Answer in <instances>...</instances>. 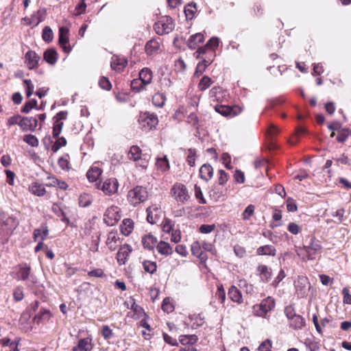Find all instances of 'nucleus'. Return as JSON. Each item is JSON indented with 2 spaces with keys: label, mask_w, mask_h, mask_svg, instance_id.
I'll return each mask as SVG.
<instances>
[{
  "label": "nucleus",
  "mask_w": 351,
  "mask_h": 351,
  "mask_svg": "<svg viewBox=\"0 0 351 351\" xmlns=\"http://www.w3.org/2000/svg\"><path fill=\"white\" fill-rule=\"evenodd\" d=\"M149 197V192L146 187L136 186L128 193L127 199L130 205L136 206L145 202Z\"/></svg>",
  "instance_id": "f257e3e1"
},
{
  "label": "nucleus",
  "mask_w": 351,
  "mask_h": 351,
  "mask_svg": "<svg viewBox=\"0 0 351 351\" xmlns=\"http://www.w3.org/2000/svg\"><path fill=\"white\" fill-rule=\"evenodd\" d=\"M13 278L17 280H29L32 284L37 282V278L31 274V268L27 264H21L14 268Z\"/></svg>",
  "instance_id": "f03ea898"
},
{
  "label": "nucleus",
  "mask_w": 351,
  "mask_h": 351,
  "mask_svg": "<svg viewBox=\"0 0 351 351\" xmlns=\"http://www.w3.org/2000/svg\"><path fill=\"white\" fill-rule=\"evenodd\" d=\"M274 299L271 297H267L263 300L260 304L254 305L252 312L256 316L265 317L267 313L274 309Z\"/></svg>",
  "instance_id": "7ed1b4c3"
},
{
  "label": "nucleus",
  "mask_w": 351,
  "mask_h": 351,
  "mask_svg": "<svg viewBox=\"0 0 351 351\" xmlns=\"http://www.w3.org/2000/svg\"><path fill=\"white\" fill-rule=\"evenodd\" d=\"M138 123L143 130L149 131L158 125V119L155 114L145 112L140 114Z\"/></svg>",
  "instance_id": "20e7f679"
},
{
  "label": "nucleus",
  "mask_w": 351,
  "mask_h": 351,
  "mask_svg": "<svg viewBox=\"0 0 351 351\" xmlns=\"http://www.w3.org/2000/svg\"><path fill=\"white\" fill-rule=\"evenodd\" d=\"M174 23L170 16H165L162 17L158 22L154 24V29L157 34H167L174 29Z\"/></svg>",
  "instance_id": "39448f33"
},
{
  "label": "nucleus",
  "mask_w": 351,
  "mask_h": 351,
  "mask_svg": "<svg viewBox=\"0 0 351 351\" xmlns=\"http://www.w3.org/2000/svg\"><path fill=\"white\" fill-rule=\"evenodd\" d=\"M97 188L102 191L105 195H111L117 192L119 182L114 178L106 179L96 184Z\"/></svg>",
  "instance_id": "423d86ee"
},
{
  "label": "nucleus",
  "mask_w": 351,
  "mask_h": 351,
  "mask_svg": "<svg viewBox=\"0 0 351 351\" xmlns=\"http://www.w3.org/2000/svg\"><path fill=\"white\" fill-rule=\"evenodd\" d=\"M19 221L12 215L0 210V225L7 230L12 231L19 226Z\"/></svg>",
  "instance_id": "0eeeda50"
},
{
  "label": "nucleus",
  "mask_w": 351,
  "mask_h": 351,
  "mask_svg": "<svg viewBox=\"0 0 351 351\" xmlns=\"http://www.w3.org/2000/svg\"><path fill=\"white\" fill-rule=\"evenodd\" d=\"M120 219V208L116 206L108 208L104 215V221L109 226H114Z\"/></svg>",
  "instance_id": "6e6552de"
},
{
  "label": "nucleus",
  "mask_w": 351,
  "mask_h": 351,
  "mask_svg": "<svg viewBox=\"0 0 351 351\" xmlns=\"http://www.w3.org/2000/svg\"><path fill=\"white\" fill-rule=\"evenodd\" d=\"M172 195L178 202L184 203L189 199L188 190L185 185L181 183H176L171 190Z\"/></svg>",
  "instance_id": "1a4fd4ad"
},
{
  "label": "nucleus",
  "mask_w": 351,
  "mask_h": 351,
  "mask_svg": "<svg viewBox=\"0 0 351 351\" xmlns=\"http://www.w3.org/2000/svg\"><path fill=\"white\" fill-rule=\"evenodd\" d=\"M306 256L308 260H315L322 252V247L320 243L315 238L311 239V243L308 245L304 247Z\"/></svg>",
  "instance_id": "9d476101"
},
{
  "label": "nucleus",
  "mask_w": 351,
  "mask_h": 351,
  "mask_svg": "<svg viewBox=\"0 0 351 351\" xmlns=\"http://www.w3.org/2000/svg\"><path fill=\"white\" fill-rule=\"evenodd\" d=\"M69 29L66 27L62 26L59 29V45L66 53H69L71 51V47L69 45Z\"/></svg>",
  "instance_id": "9b49d317"
},
{
  "label": "nucleus",
  "mask_w": 351,
  "mask_h": 351,
  "mask_svg": "<svg viewBox=\"0 0 351 351\" xmlns=\"http://www.w3.org/2000/svg\"><path fill=\"white\" fill-rule=\"evenodd\" d=\"M19 125L24 132H34L38 125V120L36 118L24 117L20 120Z\"/></svg>",
  "instance_id": "f8f14e48"
},
{
  "label": "nucleus",
  "mask_w": 351,
  "mask_h": 351,
  "mask_svg": "<svg viewBox=\"0 0 351 351\" xmlns=\"http://www.w3.org/2000/svg\"><path fill=\"white\" fill-rule=\"evenodd\" d=\"M308 287L309 283L307 278L304 276H299L298 280L295 282V287L298 296L304 297L307 293Z\"/></svg>",
  "instance_id": "ddd939ff"
},
{
  "label": "nucleus",
  "mask_w": 351,
  "mask_h": 351,
  "mask_svg": "<svg viewBox=\"0 0 351 351\" xmlns=\"http://www.w3.org/2000/svg\"><path fill=\"white\" fill-rule=\"evenodd\" d=\"M25 64L30 70L34 69L38 66L40 57L32 50H29L25 55Z\"/></svg>",
  "instance_id": "4468645a"
},
{
  "label": "nucleus",
  "mask_w": 351,
  "mask_h": 351,
  "mask_svg": "<svg viewBox=\"0 0 351 351\" xmlns=\"http://www.w3.org/2000/svg\"><path fill=\"white\" fill-rule=\"evenodd\" d=\"M132 247L128 244H125L120 247L117 254V259L120 265H124L126 262L128 257L132 252Z\"/></svg>",
  "instance_id": "2eb2a0df"
},
{
  "label": "nucleus",
  "mask_w": 351,
  "mask_h": 351,
  "mask_svg": "<svg viewBox=\"0 0 351 351\" xmlns=\"http://www.w3.org/2000/svg\"><path fill=\"white\" fill-rule=\"evenodd\" d=\"M142 243L144 248L148 250H152L156 247L158 239L156 237L151 234H145L142 237Z\"/></svg>",
  "instance_id": "dca6fc26"
},
{
  "label": "nucleus",
  "mask_w": 351,
  "mask_h": 351,
  "mask_svg": "<svg viewBox=\"0 0 351 351\" xmlns=\"http://www.w3.org/2000/svg\"><path fill=\"white\" fill-rule=\"evenodd\" d=\"M128 60L124 57L113 56L110 62L112 69L116 71H122L127 65Z\"/></svg>",
  "instance_id": "f3484780"
},
{
  "label": "nucleus",
  "mask_w": 351,
  "mask_h": 351,
  "mask_svg": "<svg viewBox=\"0 0 351 351\" xmlns=\"http://www.w3.org/2000/svg\"><path fill=\"white\" fill-rule=\"evenodd\" d=\"M49 234V230L46 224H42V228H36L34 230V241H43L45 240Z\"/></svg>",
  "instance_id": "a211bd4d"
},
{
  "label": "nucleus",
  "mask_w": 351,
  "mask_h": 351,
  "mask_svg": "<svg viewBox=\"0 0 351 351\" xmlns=\"http://www.w3.org/2000/svg\"><path fill=\"white\" fill-rule=\"evenodd\" d=\"M204 41V36L201 33H197L190 36L187 41V46L191 49H195L198 44Z\"/></svg>",
  "instance_id": "6ab92c4d"
},
{
  "label": "nucleus",
  "mask_w": 351,
  "mask_h": 351,
  "mask_svg": "<svg viewBox=\"0 0 351 351\" xmlns=\"http://www.w3.org/2000/svg\"><path fill=\"white\" fill-rule=\"evenodd\" d=\"M58 58V54L56 49L50 48L47 49L43 54L44 60L51 65L56 63Z\"/></svg>",
  "instance_id": "aec40b11"
},
{
  "label": "nucleus",
  "mask_w": 351,
  "mask_h": 351,
  "mask_svg": "<svg viewBox=\"0 0 351 351\" xmlns=\"http://www.w3.org/2000/svg\"><path fill=\"white\" fill-rule=\"evenodd\" d=\"M213 175V169L209 164L203 165L199 169L200 178L208 182Z\"/></svg>",
  "instance_id": "412c9836"
},
{
  "label": "nucleus",
  "mask_w": 351,
  "mask_h": 351,
  "mask_svg": "<svg viewBox=\"0 0 351 351\" xmlns=\"http://www.w3.org/2000/svg\"><path fill=\"white\" fill-rule=\"evenodd\" d=\"M228 295L234 302H237L238 304H241L243 302L242 294L235 286H231L230 287Z\"/></svg>",
  "instance_id": "4be33fe9"
},
{
  "label": "nucleus",
  "mask_w": 351,
  "mask_h": 351,
  "mask_svg": "<svg viewBox=\"0 0 351 351\" xmlns=\"http://www.w3.org/2000/svg\"><path fill=\"white\" fill-rule=\"evenodd\" d=\"M305 325L306 321L304 318L300 315H297L289 321V326L294 330H301Z\"/></svg>",
  "instance_id": "5701e85b"
},
{
  "label": "nucleus",
  "mask_w": 351,
  "mask_h": 351,
  "mask_svg": "<svg viewBox=\"0 0 351 351\" xmlns=\"http://www.w3.org/2000/svg\"><path fill=\"white\" fill-rule=\"evenodd\" d=\"M257 271L259 272L261 280L269 282L271 278V270L267 265H260L257 267Z\"/></svg>",
  "instance_id": "b1692460"
},
{
  "label": "nucleus",
  "mask_w": 351,
  "mask_h": 351,
  "mask_svg": "<svg viewBox=\"0 0 351 351\" xmlns=\"http://www.w3.org/2000/svg\"><path fill=\"white\" fill-rule=\"evenodd\" d=\"M51 317V313L49 310L46 308H41L37 315L34 317V322L39 324L43 321L49 320Z\"/></svg>",
  "instance_id": "393cba45"
},
{
  "label": "nucleus",
  "mask_w": 351,
  "mask_h": 351,
  "mask_svg": "<svg viewBox=\"0 0 351 351\" xmlns=\"http://www.w3.org/2000/svg\"><path fill=\"white\" fill-rule=\"evenodd\" d=\"M159 49L160 43L155 39L149 40L145 45V52L148 56L156 53Z\"/></svg>",
  "instance_id": "a878e982"
},
{
  "label": "nucleus",
  "mask_w": 351,
  "mask_h": 351,
  "mask_svg": "<svg viewBox=\"0 0 351 351\" xmlns=\"http://www.w3.org/2000/svg\"><path fill=\"white\" fill-rule=\"evenodd\" d=\"M121 232L125 236H128L134 229V223L131 219H124L120 226Z\"/></svg>",
  "instance_id": "bb28decb"
},
{
  "label": "nucleus",
  "mask_w": 351,
  "mask_h": 351,
  "mask_svg": "<svg viewBox=\"0 0 351 351\" xmlns=\"http://www.w3.org/2000/svg\"><path fill=\"white\" fill-rule=\"evenodd\" d=\"M156 250L159 254L166 256L171 255L173 253V249L169 243L165 241L158 243Z\"/></svg>",
  "instance_id": "cd10ccee"
},
{
  "label": "nucleus",
  "mask_w": 351,
  "mask_h": 351,
  "mask_svg": "<svg viewBox=\"0 0 351 351\" xmlns=\"http://www.w3.org/2000/svg\"><path fill=\"white\" fill-rule=\"evenodd\" d=\"M102 170L98 167H91L86 173L88 180L91 182H95L101 176Z\"/></svg>",
  "instance_id": "c85d7f7f"
},
{
  "label": "nucleus",
  "mask_w": 351,
  "mask_h": 351,
  "mask_svg": "<svg viewBox=\"0 0 351 351\" xmlns=\"http://www.w3.org/2000/svg\"><path fill=\"white\" fill-rule=\"evenodd\" d=\"M139 78L143 82V85H148L151 83L152 80V71L148 68H143L141 69V71L139 72Z\"/></svg>",
  "instance_id": "c756f323"
},
{
  "label": "nucleus",
  "mask_w": 351,
  "mask_h": 351,
  "mask_svg": "<svg viewBox=\"0 0 351 351\" xmlns=\"http://www.w3.org/2000/svg\"><path fill=\"white\" fill-rule=\"evenodd\" d=\"M189 318L191 320L193 329H197L204 324V317L201 314H193L190 315Z\"/></svg>",
  "instance_id": "7c9ffc66"
},
{
  "label": "nucleus",
  "mask_w": 351,
  "mask_h": 351,
  "mask_svg": "<svg viewBox=\"0 0 351 351\" xmlns=\"http://www.w3.org/2000/svg\"><path fill=\"white\" fill-rule=\"evenodd\" d=\"M215 111L223 116H235L237 112L234 111L233 108L228 106L217 105L215 107Z\"/></svg>",
  "instance_id": "2f4dec72"
},
{
  "label": "nucleus",
  "mask_w": 351,
  "mask_h": 351,
  "mask_svg": "<svg viewBox=\"0 0 351 351\" xmlns=\"http://www.w3.org/2000/svg\"><path fill=\"white\" fill-rule=\"evenodd\" d=\"M92 340L90 338H83L78 341L77 348L80 351H91L93 349Z\"/></svg>",
  "instance_id": "473e14b6"
},
{
  "label": "nucleus",
  "mask_w": 351,
  "mask_h": 351,
  "mask_svg": "<svg viewBox=\"0 0 351 351\" xmlns=\"http://www.w3.org/2000/svg\"><path fill=\"white\" fill-rule=\"evenodd\" d=\"M256 253L262 256L268 255L274 256L276 255V249L273 245H266L259 247L256 250Z\"/></svg>",
  "instance_id": "72a5a7b5"
},
{
  "label": "nucleus",
  "mask_w": 351,
  "mask_h": 351,
  "mask_svg": "<svg viewBox=\"0 0 351 351\" xmlns=\"http://www.w3.org/2000/svg\"><path fill=\"white\" fill-rule=\"evenodd\" d=\"M119 240V237L117 236V234L113 232H111L108 234L107 241H106V245H108V248L113 251L117 247V242Z\"/></svg>",
  "instance_id": "f704fd0d"
},
{
  "label": "nucleus",
  "mask_w": 351,
  "mask_h": 351,
  "mask_svg": "<svg viewBox=\"0 0 351 351\" xmlns=\"http://www.w3.org/2000/svg\"><path fill=\"white\" fill-rule=\"evenodd\" d=\"M29 191L34 195L39 197L43 196L46 193L44 186L38 183L32 184L29 187Z\"/></svg>",
  "instance_id": "c9c22d12"
},
{
  "label": "nucleus",
  "mask_w": 351,
  "mask_h": 351,
  "mask_svg": "<svg viewBox=\"0 0 351 351\" xmlns=\"http://www.w3.org/2000/svg\"><path fill=\"white\" fill-rule=\"evenodd\" d=\"M197 340L198 338L195 335H180L179 337V341L182 345H193Z\"/></svg>",
  "instance_id": "e433bc0d"
},
{
  "label": "nucleus",
  "mask_w": 351,
  "mask_h": 351,
  "mask_svg": "<svg viewBox=\"0 0 351 351\" xmlns=\"http://www.w3.org/2000/svg\"><path fill=\"white\" fill-rule=\"evenodd\" d=\"M141 149L139 147L133 145L130 147V149L128 152V158L134 161H138L141 160Z\"/></svg>",
  "instance_id": "4c0bfd02"
},
{
  "label": "nucleus",
  "mask_w": 351,
  "mask_h": 351,
  "mask_svg": "<svg viewBox=\"0 0 351 351\" xmlns=\"http://www.w3.org/2000/svg\"><path fill=\"white\" fill-rule=\"evenodd\" d=\"M49 182L46 184L47 186L58 187L60 189H66L68 184L62 180H60L56 178H49Z\"/></svg>",
  "instance_id": "58836bf2"
},
{
  "label": "nucleus",
  "mask_w": 351,
  "mask_h": 351,
  "mask_svg": "<svg viewBox=\"0 0 351 351\" xmlns=\"http://www.w3.org/2000/svg\"><path fill=\"white\" fill-rule=\"evenodd\" d=\"M166 101L165 95L162 93H156L152 97V103L156 107H162Z\"/></svg>",
  "instance_id": "ea45409f"
},
{
  "label": "nucleus",
  "mask_w": 351,
  "mask_h": 351,
  "mask_svg": "<svg viewBox=\"0 0 351 351\" xmlns=\"http://www.w3.org/2000/svg\"><path fill=\"white\" fill-rule=\"evenodd\" d=\"M69 155L66 154L61 156L58 161L59 167L64 171H69L71 169L69 162Z\"/></svg>",
  "instance_id": "a19ab883"
},
{
  "label": "nucleus",
  "mask_w": 351,
  "mask_h": 351,
  "mask_svg": "<svg viewBox=\"0 0 351 351\" xmlns=\"http://www.w3.org/2000/svg\"><path fill=\"white\" fill-rule=\"evenodd\" d=\"M156 165L161 171H165L169 169V163L166 156L162 158H158Z\"/></svg>",
  "instance_id": "79ce46f5"
},
{
  "label": "nucleus",
  "mask_w": 351,
  "mask_h": 351,
  "mask_svg": "<svg viewBox=\"0 0 351 351\" xmlns=\"http://www.w3.org/2000/svg\"><path fill=\"white\" fill-rule=\"evenodd\" d=\"M213 62V59L208 58V59H203L202 62H199L196 67V70L195 72V75L197 74H202L203 72L205 71L206 67Z\"/></svg>",
  "instance_id": "37998d69"
},
{
  "label": "nucleus",
  "mask_w": 351,
  "mask_h": 351,
  "mask_svg": "<svg viewBox=\"0 0 351 351\" xmlns=\"http://www.w3.org/2000/svg\"><path fill=\"white\" fill-rule=\"evenodd\" d=\"M143 267L146 272L151 274L155 273L157 269L156 263L148 260H145L143 262Z\"/></svg>",
  "instance_id": "c03bdc74"
},
{
  "label": "nucleus",
  "mask_w": 351,
  "mask_h": 351,
  "mask_svg": "<svg viewBox=\"0 0 351 351\" xmlns=\"http://www.w3.org/2000/svg\"><path fill=\"white\" fill-rule=\"evenodd\" d=\"M53 212L58 217H62L61 221L69 225L70 221L69 218L66 216L65 213L62 210V209L57 205H53L52 207Z\"/></svg>",
  "instance_id": "a18cd8bd"
},
{
  "label": "nucleus",
  "mask_w": 351,
  "mask_h": 351,
  "mask_svg": "<svg viewBox=\"0 0 351 351\" xmlns=\"http://www.w3.org/2000/svg\"><path fill=\"white\" fill-rule=\"evenodd\" d=\"M213 80L207 75H204L198 84V88L201 91L206 90L213 84Z\"/></svg>",
  "instance_id": "49530a36"
},
{
  "label": "nucleus",
  "mask_w": 351,
  "mask_h": 351,
  "mask_svg": "<svg viewBox=\"0 0 351 351\" xmlns=\"http://www.w3.org/2000/svg\"><path fill=\"white\" fill-rule=\"evenodd\" d=\"M101 335L105 340L110 342L114 337L112 330L107 325H104L101 328Z\"/></svg>",
  "instance_id": "de8ad7c7"
},
{
  "label": "nucleus",
  "mask_w": 351,
  "mask_h": 351,
  "mask_svg": "<svg viewBox=\"0 0 351 351\" xmlns=\"http://www.w3.org/2000/svg\"><path fill=\"white\" fill-rule=\"evenodd\" d=\"M92 203V197L88 193H84L79 197V205L81 207H88Z\"/></svg>",
  "instance_id": "09e8293b"
},
{
  "label": "nucleus",
  "mask_w": 351,
  "mask_h": 351,
  "mask_svg": "<svg viewBox=\"0 0 351 351\" xmlns=\"http://www.w3.org/2000/svg\"><path fill=\"white\" fill-rule=\"evenodd\" d=\"M175 223L171 219L165 218L162 223V228L163 232L170 233L173 230Z\"/></svg>",
  "instance_id": "8fccbe9b"
},
{
  "label": "nucleus",
  "mask_w": 351,
  "mask_h": 351,
  "mask_svg": "<svg viewBox=\"0 0 351 351\" xmlns=\"http://www.w3.org/2000/svg\"><path fill=\"white\" fill-rule=\"evenodd\" d=\"M56 138V141L51 147V151L54 153L57 152L59 150V149L66 145V140L65 139V138L58 136V138Z\"/></svg>",
  "instance_id": "3c124183"
},
{
  "label": "nucleus",
  "mask_w": 351,
  "mask_h": 351,
  "mask_svg": "<svg viewBox=\"0 0 351 351\" xmlns=\"http://www.w3.org/2000/svg\"><path fill=\"white\" fill-rule=\"evenodd\" d=\"M37 106V101L35 99H32L25 102L24 106L21 108V112L23 113H29L31 110L36 108Z\"/></svg>",
  "instance_id": "603ef678"
},
{
  "label": "nucleus",
  "mask_w": 351,
  "mask_h": 351,
  "mask_svg": "<svg viewBox=\"0 0 351 351\" xmlns=\"http://www.w3.org/2000/svg\"><path fill=\"white\" fill-rule=\"evenodd\" d=\"M53 32L49 26L43 28L42 37L45 42L50 43L53 40Z\"/></svg>",
  "instance_id": "864d4df0"
},
{
  "label": "nucleus",
  "mask_w": 351,
  "mask_h": 351,
  "mask_svg": "<svg viewBox=\"0 0 351 351\" xmlns=\"http://www.w3.org/2000/svg\"><path fill=\"white\" fill-rule=\"evenodd\" d=\"M161 308L164 312L167 313L172 312L174 309V306L169 298L163 300Z\"/></svg>",
  "instance_id": "5fc2aeb1"
},
{
  "label": "nucleus",
  "mask_w": 351,
  "mask_h": 351,
  "mask_svg": "<svg viewBox=\"0 0 351 351\" xmlns=\"http://www.w3.org/2000/svg\"><path fill=\"white\" fill-rule=\"evenodd\" d=\"M24 88L27 97H29L34 93V86L31 80L25 79L23 80Z\"/></svg>",
  "instance_id": "6e6d98bb"
},
{
  "label": "nucleus",
  "mask_w": 351,
  "mask_h": 351,
  "mask_svg": "<svg viewBox=\"0 0 351 351\" xmlns=\"http://www.w3.org/2000/svg\"><path fill=\"white\" fill-rule=\"evenodd\" d=\"M23 141L32 147H37L38 145V138L32 134H26L23 136Z\"/></svg>",
  "instance_id": "4d7b16f0"
},
{
  "label": "nucleus",
  "mask_w": 351,
  "mask_h": 351,
  "mask_svg": "<svg viewBox=\"0 0 351 351\" xmlns=\"http://www.w3.org/2000/svg\"><path fill=\"white\" fill-rule=\"evenodd\" d=\"M304 344L309 351H317L319 349V343L308 338L305 339Z\"/></svg>",
  "instance_id": "13d9d810"
},
{
  "label": "nucleus",
  "mask_w": 351,
  "mask_h": 351,
  "mask_svg": "<svg viewBox=\"0 0 351 351\" xmlns=\"http://www.w3.org/2000/svg\"><path fill=\"white\" fill-rule=\"evenodd\" d=\"M145 85H143V82L138 77L137 79H134L131 82V88L133 90L136 92H140L145 88Z\"/></svg>",
  "instance_id": "bf43d9fd"
},
{
  "label": "nucleus",
  "mask_w": 351,
  "mask_h": 351,
  "mask_svg": "<svg viewBox=\"0 0 351 351\" xmlns=\"http://www.w3.org/2000/svg\"><path fill=\"white\" fill-rule=\"evenodd\" d=\"M194 189H195V196L196 199L198 200V202L202 204H206V200L203 196V193H202L201 188L197 185H195Z\"/></svg>",
  "instance_id": "052dcab7"
},
{
  "label": "nucleus",
  "mask_w": 351,
  "mask_h": 351,
  "mask_svg": "<svg viewBox=\"0 0 351 351\" xmlns=\"http://www.w3.org/2000/svg\"><path fill=\"white\" fill-rule=\"evenodd\" d=\"M63 123L62 121H54L53 127V136L58 138L61 133Z\"/></svg>",
  "instance_id": "680f3d73"
},
{
  "label": "nucleus",
  "mask_w": 351,
  "mask_h": 351,
  "mask_svg": "<svg viewBox=\"0 0 351 351\" xmlns=\"http://www.w3.org/2000/svg\"><path fill=\"white\" fill-rule=\"evenodd\" d=\"M195 156L196 152L193 149H188V154L186 158V162L191 167H193L195 163Z\"/></svg>",
  "instance_id": "e2e57ef3"
},
{
  "label": "nucleus",
  "mask_w": 351,
  "mask_h": 351,
  "mask_svg": "<svg viewBox=\"0 0 351 351\" xmlns=\"http://www.w3.org/2000/svg\"><path fill=\"white\" fill-rule=\"evenodd\" d=\"M41 15V11L38 10L36 13H34L31 16L28 24H34V25H38L42 21V19H40Z\"/></svg>",
  "instance_id": "0e129e2a"
},
{
  "label": "nucleus",
  "mask_w": 351,
  "mask_h": 351,
  "mask_svg": "<svg viewBox=\"0 0 351 351\" xmlns=\"http://www.w3.org/2000/svg\"><path fill=\"white\" fill-rule=\"evenodd\" d=\"M187 121L192 126L195 128L197 130L199 129L198 122L199 119L195 113H191L187 118Z\"/></svg>",
  "instance_id": "69168bd1"
},
{
  "label": "nucleus",
  "mask_w": 351,
  "mask_h": 351,
  "mask_svg": "<svg viewBox=\"0 0 351 351\" xmlns=\"http://www.w3.org/2000/svg\"><path fill=\"white\" fill-rule=\"evenodd\" d=\"M254 206L252 204L247 206L242 214L243 219L245 220L249 219L250 217L254 214Z\"/></svg>",
  "instance_id": "338daca9"
},
{
  "label": "nucleus",
  "mask_w": 351,
  "mask_h": 351,
  "mask_svg": "<svg viewBox=\"0 0 351 351\" xmlns=\"http://www.w3.org/2000/svg\"><path fill=\"white\" fill-rule=\"evenodd\" d=\"M271 341L269 339H266L261 343L258 347L259 351H271Z\"/></svg>",
  "instance_id": "774afa93"
}]
</instances>
